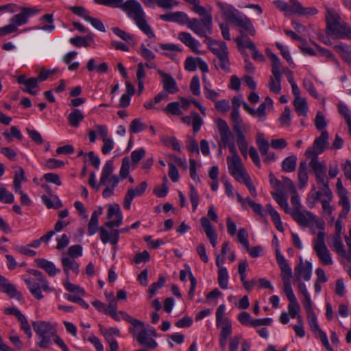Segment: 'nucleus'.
Masks as SVG:
<instances>
[{
    "label": "nucleus",
    "instance_id": "obj_1",
    "mask_svg": "<svg viewBox=\"0 0 351 351\" xmlns=\"http://www.w3.org/2000/svg\"><path fill=\"white\" fill-rule=\"evenodd\" d=\"M173 22L186 24L187 27L199 36H205L206 34H212V15H207L200 20L197 18L191 19L186 13L178 11L173 12Z\"/></svg>",
    "mask_w": 351,
    "mask_h": 351
},
{
    "label": "nucleus",
    "instance_id": "obj_2",
    "mask_svg": "<svg viewBox=\"0 0 351 351\" xmlns=\"http://www.w3.org/2000/svg\"><path fill=\"white\" fill-rule=\"evenodd\" d=\"M121 10L135 22L138 28L148 37H155L154 32L146 21L145 13L138 1L136 0H127L123 3Z\"/></svg>",
    "mask_w": 351,
    "mask_h": 351
},
{
    "label": "nucleus",
    "instance_id": "obj_3",
    "mask_svg": "<svg viewBox=\"0 0 351 351\" xmlns=\"http://www.w3.org/2000/svg\"><path fill=\"white\" fill-rule=\"evenodd\" d=\"M216 5L227 19L235 27L241 28L252 36H255L256 29L252 21L247 16L234 9L232 5L227 6L223 2L217 1Z\"/></svg>",
    "mask_w": 351,
    "mask_h": 351
},
{
    "label": "nucleus",
    "instance_id": "obj_4",
    "mask_svg": "<svg viewBox=\"0 0 351 351\" xmlns=\"http://www.w3.org/2000/svg\"><path fill=\"white\" fill-rule=\"evenodd\" d=\"M328 34L338 39L351 38V27L343 21L332 9H327L326 15Z\"/></svg>",
    "mask_w": 351,
    "mask_h": 351
},
{
    "label": "nucleus",
    "instance_id": "obj_5",
    "mask_svg": "<svg viewBox=\"0 0 351 351\" xmlns=\"http://www.w3.org/2000/svg\"><path fill=\"white\" fill-rule=\"evenodd\" d=\"M33 328L38 336V346L41 348H47L51 344V340L56 335L55 327L48 322L36 321L32 323Z\"/></svg>",
    "mask_w": 351,
    "mask_h": 351
},
{
    "label": "nucleus",
    "instance_id": "obj_6",
    "mask_svg": "<svg viewBox=\"0 0 351 351\" xmlns=\"http://www.w3.org/2000/svg\"><path fill=\"white\" fill-rule=\"evenodd\" d=\"M267 55L271 60L272 75L269 77L268 87L270 91L279 94L281 91V62L279 58L270 51H267Z\"/></svg>",
    "mask_w": 351,
    "mask_h": 351
},
{
    "label": "nucleus",
    "instance_id": "obj_7",
    "mask_svg": "<svg viewBox=\"0 0 351 351\" xmlns=\"http://www.w3.org/2000/svg\"><path fill=\"white\" fill-rule=\"evenodd\" d=\"M328 133L327 131L322 132L320 136L317 138L312 147H309L306 152V156H318L328 145Z\"/></svg>",
    "mask_w": 351,
    "mask_h": 351
},
{
    "label": "nucleus",
    "instance_id": "obj_8",
    "mask_svg": "<svg viewBox=\"0 0 351 351\" xmlns=\"http://www.w3.org/2000/svg\"><path fill=\"white\" fill-rule=\"evenodd\" d=\"M227 165L230 174L241 182L242 178L248 174L242 164L241 157L227 158Z\"/></svg>",
    "mask_w": 351,
    "mask_h": 351
},
{
    "label": "nucleus",
    "instance_id": "obj_9",
    "mask_svg": "<svg viewBox=\"0 0 351 351\" xmlns=\"http://www.w3.org/2000/svg\"><path fill=\"white\" fill-rule=\"evenodd\" d=\"M132 332L133 336L141 346L149 349H154L157 347L156 341L147 334V330L143 323V326H138V329H134Z\"/></svg>",
    "mask_w": 351,
    "mask_h": 351
},
{
    "label": "nucleus",
    "instance_id": "obj_10",
    "mask_svg": "<svg viewBox=\"0 0 351 351\" xmlns=\"http://www.w3.org/2000/svg\"><path fill=\"white\" fill-rule=\"evenodd\" d=\"M293 219L302 227L311 226L316 220V217L307 210H291L289 213Z\"/></svg>",
    "mask_w": 351,
    "mask_h": 351
},
{
    "label": "nucleus",
    "instance_id": "obj_11",
    "mask_svg": "<svg viewBox=\"0 0 351 351\" xmlns=\"http://www.w3.org/2000/svg\"><path fill=\"white\" fill-rule=\"evenodd\" d=\"M114 216L116 217L115 220L108 221L105 223L104 226L106 228H112L113 227H119L123 222V215L119 204H114L108 206L107 212V218L112 219Z\"/></svg>",
    "mask_w": 351,
    "mask_h": 351
},
{
    "label": "nucleus",
    "instance_id": "obj_12",
    "mask_svg": "<svg viewBox=\"0 0 351 351\" xmlns=\"http://www.w3.org/2000/svg\"><path fill=\"white\" fill-rule=\"evenodd\" d=\"M206 34L204 43L208 45V49L220 58L226 55H228V47L226 43L212 39Z\"/></svg>",
    "mask_w": 351,
    "mask_h": 351
},
{
    "label": "nucleus",
    "instance_id": "obj_13",
    "mask_svg": "<svg viewBox=\"0 0 351 351\" xmlns=\"http://www.w3.org/2000/svg\"><path fill=\"white\" fill-rule=\"evenodd\" d=\"M147 187V183L145 181H143L135 188H130L124 197L123 207L125 209L129 210L131 207L133 199L136 197L143 195L145 192Z\"/></svg>",
    "mask_w": 351,
    "mask_h": 351
},
{
    "label": "nucleus",
    "instance_id": "obj_14",
    "mask_svg": "<svg viewBox=\"0 0 351 351\" xmlns=\"http://www.w3.org/2000/svg\"><path fill=\"white\" fill-rule=\"evenodd\" d=\"M295 280L301 281L304 279L306 281L310 280L312 276V264L309 261H306L304 263L300 258V263L295 267L294 269Z\"/></svg>",
    "mask_w": 351,
    "mask_h": 351
},
{
    "label": "nucleus",
    "instance_id": "obj_15",
    "mask_svg": "<svg viewBox=\"0 0 351 351\" xmlns=\"http://www.w3.org/2000/svg\"><path fill=\"white\" fill-rule=\"evenodd\" d=\"M217 127L219 133L221 143L223 147H226V145L232 142L233 136L228 123L221 118L215 120Z\"/></svg>",
    "mask_w": 351,
    "mask_h": 351
},
{
    "label": "nucleus",
    "instance_id": "obj_16",
    "mask_svg": "<svg viewBox=\"0 0 351 351\" xmlns=\"http://www.w3.org/2000/svg\"><path fill=\"white\" fill-rule=\"evenodd\" d=\"M217 127L219 133L221 143L223 147H226V145L232 142L233 136L228 123L221 118L215 120Z\"/></svg>",
    "mask_w": 351,
    "mask_h": 351
},
{
    "label": "nucleus",
    "instance_id": "obj_17",
    "mask_svg": "<svg viewBox=\"0 0 351 351\" xmlns=\"http://www.w3.org/2000/svg\"><path fill=\"white\" fill-rule=\"evenodd\" d=\"M21 12L14 15L10 20V25H14V27L25 25L28 21V18L36 14L38 10L32 8H21Z\"/></svg>",
    "mask_w": 351,
    "mask_h": 351
},
{
    "label": "nucleus",
    "instance_id": "obj_18",
    "mask_svg": "<svg viewBox=\"0 0 351 351\" xmlns=\"http://www.w3.org/2000/svg\"><path fill=\"white\" fill-rule=\"evenodd\" d=\"M95 128H96L97 133L101 136L104 143L101 148L102 153L104 154H108L114 148V141L112 139L108 137V130L106 125H96Z\"/></svg>",
    "mask_w": 351,
    "mask_h": 351
},
{
    "label": "nucleus",
    "instance_id": "obj_19",
    "mask_svg": "<svg viewBox=\"0 0 351 351\" xmlns=\"http://www.w3.org/2000/svg\"><path fill=\"white\" fill-rule=\"evenodd\" d=\"M311 158L309 167L313 170L315 179L322 182V176H326V165L324 161L320 162L317 156H306Z\"/></svg>",
    "mask_w": 351,
    "mask_h": 351
},
{
    "label": "nucleus",
    "instance_id": "obj_20",
    "mask_svg": "<svg viewBox=\"0 0 351 351\" xmlns=\"http://www.w3.org/2000/svg\"><path fill=\"white\" fill-rule=\"evenodd\" d=\"M158 73L162 77L161 82L164 91L169 94H175L178 91L176 82L171 75L162 70H158Z\"/></svg>",
    "mask_w": 351,
    "mask_h": 351
},
{
    "label": "nucleus",
    "instance_id": "obj_21",
    "mask_svg": "<svg viewBox=\"0 0 351 351\" xmlns=\"http://www.w3.org/2000/svg\"><path fill=\"white\" fill-rule=\"evenodd\" d=\"M276 261L281 271L282 280H291L292 277L291 269L284 256L280 252L278 249L276 250Z\"/></svg>",
    "mask_w": 351,
    "mask_h": 351
},
{
    "label": "nucleus",
    "instance_id": "obj_22",
    "mask_svg": "<svg viewBox=\"0 0 351 351\" xmlns=\"http://www.w3.org/2000/svg\"><path fill=\"white\" fill-rule=\"evenodd\" d=\"M100 239L103 243H110L113 245H116L119 240V230L113 229L110 231L106 230L104 226L99 228Z\"/></svg>",
    "mask_w": 351,
    "mask_h": 351
},
{
    "label": "nucleus",
    "instance_id": "obj_23",
    "mask_svg": "<svg viewBox=\"0 0 351 351\" xmlns=\"http://www.w3.org/2000/svg\"><path fill=\"white\" fill-rule=\"evenodd\" d=\"M0 291L7 293L10 298H15L19 301L22 300V294L1 275L0 276Z\"/></svg>",
    "mask_w": 351,
    "mask_h": 351
},
{
    "label": "nucleus",
    "instance_id": "obj_24",
    "mask_svg": "<svg viewBox=\"0 0 351 351\" xmlns=\"http://www.w3.org/2000/svg\"><path fill=\"white\" fill-rule=\"evenodd\" d=\"M178 39L195 53H202V52L198 49V47L201 45L200 43L194 38L191 34L188 32H180L178 34Z\"/></svg>",
    "mask_w": 351,
    "mask_h": 351
},
{
    "label": "nucleus",
    "instance_id": "obj_25",
    "mask_svg": "<svg viewBox=\"0 0 351 351\" xmlns=\"http://www.w3.org/2000/svg\"><path fill=\"white\" fill-rule=\"evenodd\" d=\"M24 281L27 284L30 293L37 300H40L43 298L42 293L43 287L41 282L34 280L32 278H24Z\"/></svg>",
    "mask_w": 351,
    "mask_h": 351
},
{
    "label": "nucleus",
    "instance_id": "obj_26",
    "mask_svg": "<svg viewBox=\"0 0 351 351\" xmlns=\"http://www.w3.org/2000/svg\"><path fill=\"white\" fill-rule=\"evenodd\" d=\"M120 178L117 176H112L106 178L105 184H100L99 185L105 186V189L102 192V195L104 198H108L114 194V190L117 186Z\"/></svg>",
    "mask_w": 351,
    "mask_h": 351
},
{
    "label": "nucleus",
    "instance_id": "obj_27",
    "mask_svg": "<svg viewBox=\"0 0 351 351\" xmlns=\"http://www.w3.org/2000/svg\"><path fill=\"white\" fill-rule=\"evenodd\" d=\"M61 262L63 267V271L67 278H69V270H72L76 274H78L79 265L74 258L64 256L62 257Z\"/></svg>",
    "mask_w": 351,
    "mask_h": 351
},
{
    "label": "nucleus",
    "instance_id": "obj_28",
    "mask_svg": "<svg viewBox=\"0 0 351 351\" xmlns=\"http://www.w3.org/2000/svg\"><path fill=\"white\" fill-rule=\"evenodd\" d=\"M35 261L38 267L44 269L50 276H54L58 272H60L53 263L46 259L38 258Z\"/></svg>",
    "mask_w": 351,
    "mask_h": 351
},
{
    "label": "nucleus",
    "instance_id": "obj_29",
    "mask_svg": "<svg viewBox=\"0 0 351 351\" xmlns=\"http://www.w3.org/2000/svg\"><path fill=\"white\" fill-rule=\"evenodd\" d=\"M102 213V208L101 207L99 208L98 210H95L90 217V219L88 224V234L89 235H93L98 230L99 228V221H98V217Z\"/></svg>",
    "mask_w": 351,
    "mask_h": 351
},
{
    "label": "nucleus",
    "instance_id": "obj_30",
    "mask_svg": "<svg viewBox=\"0 0 351 351\" xmlns=\"http://www.w3.org/2000/svg\"><path fill=\"white\" fill-rule=\"evenodd\" d=\"M273 108V101L269 97H266L264 101L257 108L258 119L259 121H264L267 119L266 108Z\"/></svg>",
    "mask_w": 351,
    "mask_h": 351
},
{
    "label": "nucleus",
    "instance_id": "obj_31",
    "mask_svg": "<svg viewBox=\"0 0 351 351\" xmlns=\"http://www.w3.org/2000/svg\"><path fill=\"white\" fill-rule=\"evenodd\" d=\"M265 207L266 210L270 215L273 222L276 226V229L278 231L282 232L284 231V227L279 213L272 207L271 204H267Z\"/></svg>",
    "mask_w": 351,
    "mask_h": 351
},
{
    "label": "nucleus",
    "instance_id": "obj_32",
    "mask_svg": "<svg viewBox=\"0 0 351 351\" xmlns=\"http://www.w3.org/2000/svg\"><path fill=\"white\" fill-rule=\"evenodd\" d=\"M241 35L235 38L234 41L239 48H247L249 49H255L254 43L250 38L245 35L243 31H240Z\"/></svg>",
    "mask_w": 351,
    "mask_h": 351
},
{
    "label": "nucleus",
    "instance_id": "obj_33",
    "mask_svg": "<svg viewBox=\"0 0 351 351\" xmlns=\"http://www.w3.org/2000/svg\"><path fill=\"white\" fill-rule=\"evenodd\" d=\"M314 250L322 264L326 265L332 264V259L327 247H319Z\"/></svg>",
    "mask_w": 351,
    "mask_h": 351
},
{
    "label": "nucleus",
    "instance_id": "obj_34",
    "mask_svg": "<svg viewBox=\"0 0 351 351\" xmlns=\"http://www.w3.org/2000/svg\"><path fill=\"white\" fill-rule=\"evenodd\" d=\"M84 114L79 109H74L68 115L69 124L73 128H77L80 123L84 119Z\"/></svg>",
    "mask_w": 351,
    "mask_h": 351
},
{
    "label": "nucleus",
    "instance_id": "obj_35",
    "mask_svg": "<svg viewBox=\"0 0 351 351\" xmlns=\"http://www.w3.org/2000/svg\"><path fill=\"white\" fill-rule=\"evenodd\" d=\"M169 98V93L162 90L157 94L154 100H150L144 104V107L147 109H154L156 104L161 102L162 101H167Z\"/></svg>",
    "mask_w": 351,
    "mask_h": 351
},
{
    "label": "nucleus",
    "instance_id": "obj_36",
    "mask_svg": "<svg viewBox=\"0 0 351 351\" xmlns=\"http://www.w3.org/2000/svg\"><path fill=\"white\" fill-rule=\"evenodd\" d=\"M27 272L30 274H32L35 277V280L41 282V286L43 287V290L44 291H51V289L49 286L48 281L47 279L43 276V274L38 271L32 269H29L27 270Z\"/></svg>",
    "mask_w": 351,
    "mask_h": 351
},
{
    "label": "nucleus",
    "instance_id": "obj_37",
    "mask_svg": "<svg viewBox=\"0 0 351 351\" xmlns=\"http://www.w3.org/2000/svg\"><path fill=\"white\" fill-rule=\"evenodd\" d=\"M295 110L299 116H306L308 105L304 98H295L293 101Z\"/></svg>",
    "mask_w": 351,
    "mask_h": 351
},
{
    "label": "nucleus",
    "instance_id": "obj_38",
    "mask_svg": "<svg viewBox=\"0 0 351 351\" xmlns=\"http://www.w3.org/2000/svg\"><path fill=\"white\" fill-rule=\"evenodd\" d=\"M300 306L298 300L289 302L288 305V314L291 318H296L298 322H300L302 317L300 315Z\"/></svg>",
    "mask_w": 351,
    "mask_h": 351
},
{
    "label": "nucleus",
    "instance_id": "obj_39",
    "mask_svg": "<svg viewBox=\"0 0 351 351\" xmlns=\"http://www.w3.org/2000/svg\"><path fill=\"white\" fill-rule=\"evenodd\" d=\"M297 157L291 155L286 158L282 162V169L286 172H293L295 170Z\"/></svg>",
    "mask_w": 351,
    "mask_h": 351
},
{
    "label": "nucleus",
    "instance_id": "obj_40",
    "mask_svg": "<svg viewBox=\"0 0 351 351\" xmlns=\"http://www.w3.org/2000/svg\"><path fill=\"white\" fill-rule=\"evenodd\" d=\"M216 326L221 328L219 335L230 337L232 334V323L229 319L216 322Z\"/></svg>",
    "mask_w": 351,
    "mask_h": 351
},
{
    "label": "nucleus",
    "instance_id": "obj_41",
    "mask_svg": "<svg viewBox=\"0 0 351 351\" xmlns=\"http://www.w3.org/2000/svg\"><path fill=\"white\" fill-rule=\"evenodd\" d=\"M25 172L22 167H18V170L15 171L13 186L15 191H19L21 189V182L25 181Z\"/></svg>",
    "mask_w": 351,
    "mask_h": 351
},
{
    "label": "nucleus",
    "instance_id": "obj_42",
    "mask_svg": "<svg viewBox=\"0 0 351 351\" xmlns=\"http://www.w3.org/2000/svg\"><path fill=\"white\" fill-rule=\"evenodd\" d=\"M184 1L193 5L192 10L196 14H199L202 18L206 17L207 15H212L211 13L208 12L206 8L199 5V0H184Z\"/></svg>",
    "mask_w": 351,
    "mask_h": 351
},
{
    "label": "nucleus",
    "instance_id": "obj_43",
    "mask_svg": "<svg viewBox=\"0 0 351 351\" xmlns=\"http://www.w3.org/2000/svg\"><path fill=\"white\" fill-rule=\"evenodd\" d=\"M201 225L204 230V232L208 239L217 237L215 230L212 226L210 221L205 217H203L200 219Z\"/></svg>",
    "mask_w": 351,
    "mask_h": 351
},
{
    "label": "nucleus",
    "instance_id": "obj_44",
    "mask_svg": "<svg viewBox=\"0 0 351 351\" xmlns=\"http://www.w3.org/2000/svg\"><path fill=\"white\" fill-rule=\"evenodd\" d=\"M113 169L114 167L112 161L108 160L105 163L101 173L100 184H105L106 178L112 176Z\"/></svg>",
    "mask_w": 351,
    "mask_h": 351
},
{
    "label": "nucleus",
    "instance_id": "obj_45",
    "mask_svg": "<svg viewBox=\"0 0 351 351\" xmlns=\"http://www.w3.org/2000/svg\"><path fill=\"white\" fill-rule=\"evenodd\" d=\"M317 184L319 185V189L322 190L324 192V196L326 198L329 200H332V193L329 188V182L326 178V176H322V182L316 180Z\"/></svg>",
    "mask_w": 351,
    "mask_h": 351
},
{
    "label": "nucleus",
    "instance_id": "obj_46",
    "mask_svg": "<svg viewBox=\"0 0 351 351\" xmlns=\"http://www.w3.org/2000/svg\"><path fill=\"white\" fill-rule=\"evenodd\" d=\"M39 80L38 77H30L25 82V84L24 85L25 88L23 89V90L25 93H27L30 95H35L38 93L37 90H34V88H38V83Z\"/></svg>",
    "mask_w": 351,
    "mask_h": 351
},
{
    "label": "nucleus",
    "instance_id": "obj_47",
    "mask_svg": "<svg viewBox=\"0 0 351 351\" xmlns=\"http://www.w3.org/2000/svg\"><path fill=\"white\" fill-rule=\"evenodd\" d=\"M271 195L272 197L276 200V202L285 210L286 213L289 214L291 213V210L289 207L287 198H285L282 194L274 192L271 193Z\"/></svg>",
    "mask_w": 351,
    "mask_h": 351
},
{
    "label": "nucleus",
    "instance_id": "obj_48",
    "mask_svg": "<svg viewBox=\"0 0 351 351\" xmlns=\"http://www.w3.org/2000/svg\"><path fill=\"white\" fill-rule=\"evenodd\" d=\"M332 244L334 250L340 256L345 257L346 256V252L344 249L343 244L341 241V237L338 235H334L332 237Z\"/></svg>",
    "mask_w": 351,
    "mask_h": 351
},
{
    "label": "nucleus",
    "instance_id": "obj_49",
    "mask_svg": "<svg viewBox=\"0 0 351 351\" xmlns=\"http://www.w3.org/2000/svg\"><path fill=\"white\" fill-rule=\"evenodd\" d=\"M114 34H115L117 36H119L120 38L123 39V40L126 41L129 44H132L134 45L136 44V42L134 40V36L121 30L119 27H113L112 29Z\"/></svg>",
    "mask_w": 351,
    "mask_h": 351
},
{
    "label": "nucleus",
    "instance_id": "obj_50",
    "mask_svg": "<svg viewBox=\"0 0 351 351\" xmlns=\"http://www.w3.org/2000/svg\"><path fill=\"white\" fill-rule=\"evenodd\" d=\"M218 282L220 287L226 289L228 285V274L226 267H220L218 271Z\"/></svg>",
    "mask_w": 351,
    "mask_h": 351
},
{
    "label": "nucleus",
    "instance_id": "obj_51",
    "mask_svg": "<svg viewBox=\"0 0 351 351\" xmlns=\"http://www.w3.org/2000/svg\"><path fill=\"white\" fill-rule=\"evenodd\" d=\"M215 64L217 69H221L226 73L230 72V62L228 55L221 57L217 61L215 60Z\"/></svg>",
    "mask_w": 351,
    "mask_h": 351
},
{
    "label": "nucleus",
    "instance_id": "obj_52",
    "mask_svg": "<svg viewBox=\"0 0 351 351\" xmlns=\"http://www.w3.org/2000/svg\"><path fill=\"white\" fill-rule=\"evenodd\" d=\"M324 195V192L322 190L316 191L315 187L313 186L311 189L310 193L308 194V198H307V202L309 204H311V207H313L315 202L317 201H320L321 199H323L322 197Z\"/></svg>",
    "mask_w": 351,
    "mask_h": 351
},
{
    "label": "nucleus",
    "instance_id": "obj_53",
    "mask_svg": "<svg viewBox=\"0 0 351 351\" xmlns=\"http://www.w3.org/2000/svg\"><path fill=\"white\" fill-rule=\"evenodd\" d=\"M40 21H47L49 23V25H43L41 27H37L36 28L37 29H41V30L47 31V32H51L54 30L55 26L53 25V16L52 14H47L43 15V16L40 17Z\"/></svg>",
    "mask_w": 351,
    "mask_h": 351
},
{
    "label": "nucleus",
    "instance_id": "obj_54",
    "mask_svg": "<svg viewBox=\"0 0 351 351\" xmlns=\"http://www.w3.org/2000/svg\"><path fill=\"white\" fill-rule=\"evenodd\" d=\"M256 144L258 145L261 154L263 156L266 155L267 154L269 145V142L264 139L263 134H258L256 138Z\"/></svg>",
    "mask_w": 351,
    "mask_h": 351
},
{
    "label": "nucleus",
    "instance_id": "obj_55",
    "mask_svg": "<svg viewBox=\"0 0 351 351\" xmlns=\"http://www.w3.org/2000/svg\"><path fill=\"white\" fill-rule=\"evenodd\" d=\"M93 1L99 5L121 9L124 3L123 0H93Z\"/></svg>",
    "mask_w": 351,
    "mask_h": 351
},
{
    "label": "nucleus",
    "instance_id": "obj_56",
    "mask_svg": "<svg viewBox=\"0 0 351 351\" xmlns=\"http://www.w3.org/2000/svg\"><path fill=\"white\" fill-rule=\"evenodd\" d=\"M147 125L142 123L140 119H134L130 125V131L132 133H138L146 129Z\"/></svg>",
    "mask_w": 351,
    "mask_h": 351
},
{
    "label": "nucleus",
    "instance_id": "obj_57",
    "mask_svg": "<svg viewBox=\"0 0 351 351\" xmlns=\"http://www.w3.org/2000/svg\"><path fill=\"white\" fill-rule=\"evenodd\" d=\"M130 174V160L128 157L122 159V164L119 171V178L125 179L129 176Z\"/></svg>",
    "mask_w": 351,
    "mask_h": 351
},
{
    "label": "nucleus",
    "instance_id": "obj_58",
    "mask_svg": "<svg viewBox=\"0 0 351 351\" xmlns=\"http://www.w3.org/2000/svg\"><path fill=\"white\" fill-rule=\"evenodd\" d=\"M232 129L236 134L237 143L246 141L244 135V129L242 126V123L232 124Z\"/></svg>",
    "mask_w": 351,
    "mask_h": 351
},
{
    "label": "nucleus",
    "instance_id": "obj_59",
    "mask_svg": "<svg viewBox=\"0 0 351 351\" xmlns=\"http://www.w3.org/2000/svg\"><path fill=\"white\" fill-rule=\"evenodd\" d=\"M180 106V103L178 101L171 102L165 107L164 112L173 115H180L182 114V111Z\"/></svg>",
    "mask_w": 351,
    "mask_h": 351
},
{
    "label": "nucleus",
    "instance_id": "obj_60",
    "mask_svg": "<svg viewBox=\"0 0 351 351\" xmlns=\"http://www.w3.org/2000/svg\"><path fill=\"white\" fill-rule=\"evenodd\" d=\"M284 284V291L286 294V296L289 302L297 300L295 295L293 291L291 285V280H282Z\"/></svg>",
    "mask_w": 351,
    "mask_h": 351
},
{
    "label": "nucleus",
    "instance_id": "obj_61",
    "mask_svg": "<svg viewBox=\"0 0 351 351\" xmlns=\"http://www.w3.org/2000/svg\"><path fill=\"white\" fill-rule=\"evenodd\" d=\"M145 150L143 148H140L134 150L131 153V160L132 165L136 166L141 160L145 156Z\"/></svg>",
    "mask_w": 351,
    "mask_h": 351
},
{
    "label": "nucleus",
    "instance_id": "obj_62",
    "mask_svg": "<svg viewBox=\"0 0 351 351\" xmlns=\"http://www.w3.org/2000/svg\"><path fill=\"white\" fill-rule=\"evenodd\" d=\"M14 197L12 193L5 188L0 187V201L6 204H11L14 202Z\"/></svg>",
    "mask_w": 351,
    "mask_h": 351
},
{
    "label": "nucleus",
    "instance_id": "obj_63",
    "mask_svg": "<svg viewBox=\"0 0 351 351\" xmlns=\"http://www.w3.org/2000/svg\"><path fill=\"white\" fill-rule=\"evenodd\" d=\"M291 120V110L289 107H285L279 118V121L282 126L289 127Z\"/></svg>",
    "mask_w": 351,
    "mask_h": 351
},
{
    "label": "nucleus",
    "instance_id": "obj_64",
    "mask_svg": "<svg viewBox=\"0 0 351 351\" xmlns=\"http://www.w3.org/2000/svg\"><path fill=\"white\" fill-rule=\"evenodd\" d=\"M204 92L206 97L214 102L217 101V97L219 96V93L218 92L210 88V84H209L204 85Z\"/></svg>",
    "mask_w": 351,
    "mask_h": 351
}]
</instances>
